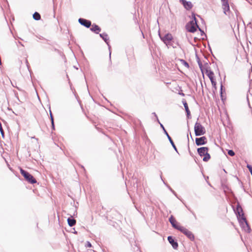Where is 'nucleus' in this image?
Instances as JSON below:
<instances>
[{"label": "nucleus", "mask_w": 252, "mask_h": 252, "mask_svg": "<svg viewBox=\"0 0 252 252\" xmlns=\"http://www.w3.org/2000/svg\"><path fill=\"white\" fill-rule=\"evenodd\" d=\"M20 173L29 183L33 184L37 182L36 179L31 174L21 168H20Z\"/></svg>", "instance_id": "f257e3e1"}, {"label": "nucleus", "mask_w": 252, "mask_h": 252, "mask_svg": "<svg viewBox=\"0 0 252 252\" xmlns=\"http://www.w3.org/2000/svg\"><path fill=\"white\" fill-rule=\"evenodd\" d=\"M194 133L195 136H199L204 135L206 133L205 127L197 121L194 125Z\"/></svg>", "instance_id": "f03ea898"}, {"label": "nucleus", "mask_w": 252, "mask_h": 252, "mask_svg": "<svg viewBox=\"0 0 252 252\" xmlns=\"http://www.w3.org/2000/svg\"><path fill=\"white\" fill-rule=\"evenodd\" d=\"M158 34L160 39L166 45V46H168V44L170 42L172 41V39H173L172 34L170 33H166L163 36L160 35V33H159Z\"/></svg>", "instance_id": "7ed1b4c3"}, {"label": "nucleus", "mask_w": 252, "mask_h": 252, "mask_svg": "<svg viewBox=\"0 0 252 252\" xmlns=\"http://www.w3.org/2000/svg\"><path fill=\"white\" fill-rule=\"evenodd\" d=\"M233 210L237 216L238 219L239 220V222L241 223V219L242 220V215L244 214L243 209L240 205V204L238 202L236 205V207L235 208H233Z\"/></svg>", "instance_id": "20e7f679"}, {"label": "nucleus", "mask_w": 252, "mask_h": 252, "mask_svg": "<svg viewBox=\"0 0 252 252\" xmlns=\"http://www.w3.org/2000/svg\"><path fill=\"white\" fill-rule=\"evenodd\" d=\"M179 231L183 233L191 241H193L194 240V236L193 233L185 227L182 226Z\"/></svg>", "instance_id": "39448f33"}, {"label": "nucleus", "mask_w": 252, "mask_h": 252, "mask_svg": "<svg viewBox=\"0 0 252 252\" xmlns=\"http://www.w3.org/2000/svg\"><path fill=\"white\" fill-rule=\"evenodd\" d=\"M160 127L162 129L164 133L166 135V136H167L169 141L170 142V144H171L172 147L173 148L174 150L179 154V153H178V150H177V149L176 148V145H175V144H174L173 140L172 139L171 137L168 134L167 131H166V130L164 128L163 125L162 124H160Z\"/></svg>", "instance_id": "423d86ee"}, {"label": "nucleus", "mask_w": 252, "mask_h": 252, "mask_svg": "<svg viewBox=\"0 0 252 252\" xmlns=\"http://www.w3.org/2000/svg\"><path fill=\"white\" fill-rule=\"evenodd\" d=\"M186 28L188 32L191 33L195 32L197 29L195 24H194L193 21L189 22L186 25Z\"/></svg>", "instance_id": "0eeeda50"}, {"label": "nucleus", "mask_w": 252, "mask_h": 252, "mask_svg": "<svg viewBox=\"0 0 252 252\" xmlns=\"http://www.w3.org/2000/svg\"><path fill=\"white\" fill-rule=\"evenodd\" d=\"M169 221L171 223L172 226L178 230H179L180 228L182 226L180 225L179 223L177 222L175 218L172 215H171L169 218Z\"/></svg>", "instance_id": "6e6552de"}, {"label": "nucleus", "mask_w": 252, "mask_h": 252, "mask_svg": "<svg viewBox=\"0 0 252 252\" xmlns=\"http://www.w3.org/2000/svg\"><path fill=\"white\" fill-rule=\"evenodd\" d=\"M222 2V8L223 9V13L228 15L230 12V7L228 3V0H221Z\"/></svg>", "instance_id": "1a4fd4ad"}, {"label": "nucleus", "mask_w": 252, "mask_h": 252, "mask_svg": "<svg viewBox=\"0 0 252 252\" xmlns=\"http://www.w3.org/2000/svg\"><path fill=\"white\" fill-rule=\"evenodd\" d=\"M99 36L104 40V41L107 44L108 46L109 50V58L111 60V52L110 51L111 46L109 44V38L108 37V34L106 32H103L102 33H99Z\"/></svg>", "instance_id": "9d476101"}, {"label": "nucleus", "mask_w": 252, "mask_h": 252, "mask_svg": "<svg viewBox=\"0 0 252 252\" xmlns=\"http://www.w3.org/2000/svg\"><path fill=\"white\" fill-rule=\"evenodd\" d=\"M207 143V139L205 136L195 138V144L198 146L205 145Z\"/></svg>", "instance_id": "9b49d317"}, {"label": "nucleus", "mask_w": 252, "mask_h": 252, "mask_svg": "<svg viewBox=\"0 0 252 252\" xmlns=\"http://www.w3.org/2000/svg\"><path fill=\"white\" fill-rule=\"evenodd\" d=\"M78 22L81 25L87 28H89L92 26L91 21L84 18H80L78 19Z\"/></svg>", "instance_id": "f8f14e48"}, {"label": "nucleus", "mask_w": 252, "mask_h": 252, "mask_svg": "<svg viewBox=\"0 0 252 252\" xmlns=\"http://www.w3.org/2000/svg\"><path fill=\"white\" fill-rule=\"evenodd\" d=\"M179 1L187 10H190L193 7V4L189 1H187L186 0H179Z\"/></svg>", "instance_id": "ddd939ff"}, {"label": "nucleus", "mask_w": 252, "mask_h": 252, "mask_svg": "<svg viewBox=\"0 0 252 252\" xmlns=\"http://www.w3.org/2000/svg\"><path fill=\"white\" fill-rule=\"evenodd\" d=\"M167 240L169 243L171 245L173 248L175 250L177 249L178 247V244L175 238L172 236H169L167 237Z\"/></svg>", "instance_id": "4468645a"}, {"label": "nucleus", "mask_w": 252, "mask_h": 252, "mask_svg": "<svg viewBox=\"0 0 252 252\" xmlns=\"http://www.w3.org/2000/svg\"><path fill=\"white\" fill-rule=\"evenodd\" d=\"M182 103L185 107V111H186V113L187 114V118L188 119H190L191 118L190 112V110H189V106H188V104L186 99L183 98L182 99Z\"/></svg>", "instance_id": "2eb2a0df"}, {"label": "nucleus", "mask_w": 252, "mask_h": 252, "mask_svg": "<svg viewBox=\"0 0 252 252\" xmlns=\"http://www.w3.org/2000/svg\"><path fill=\"white\" fill-rule=\"evenodd\" d=\"M209 148L207 147H202L197 149V153L200 157H203L207 152L209 151Z\"/></svg>", "instance_id": "dca6fc26"}, {"label": "nucleus", "mask_w": 252, "mask_h": 252, "mask_svg": "<svg viewBox=\"0 0 252 252\" xmlns=\"http://www.w3.org/2000/svg\"><path fill=\"white\" fill-rule=\"evenodd\" d=\"M91 26L90 30L96 34H98L101 30V28L95 24H93Z\"/></svg>", "instance_id": "f3484780"}, {"label": "nucleus", "mask_w": 252, "mask_h": 252, "mask_svg": "<svg viewBox=\"0 0 252 252\" xmlns=\"http://www.w3.org/2000/svg\"><path fill=\"white\" fill-rule=\"evenodd\" d=\"M67 221L68 225L70 227L74 226L76 223V220H75L73 218V216H70V217L68 218Z\"/></svg>", "instance_id": "a211bd4d"}, {"label": "nucleus", "mask_w": 252, "mask_h": 252, "mask_svg": "<svg viewBox=\"0 0 252 252\" xmlns=\"http://www.w3.org/2000/svg\"><path fill=\"white\" fill-rule=\"evenodd\" d=\"M242 220H243L246 223V225L247 228L248 232L250 233L251 231V228L248 221H247L246 218L244 217L243 214H242Z\"/></svg>", "instance_id": "6ab92c4d"}, {"label": "nucleus", "mask_w": 252, "mask_h": 252, "mask_svg": "<svg viewBox=\"0 0 252 252\" xmlns=\"http://www.w3.org/2000/svg\"><path fill=\"white\" fill-rule=\"evenodd\" d=\"M195 57L196 58L197 62L199 65V67L200 70H201V71L203 72V65H202V63L200 60V58L197 54H196Z\"/></svg>", "instance_id": "aec40b11"}, {"label": "nucleus", "mask_w": 252, "mask_h": 252, "mask_svg": "<svg viewBox=\"0 0 252 252\" xmlns=\"http://www.w3.org/2000/svg\"><path fill=\"white\" fill-rule=\"evenodd\" d=\"M223 91L225 92V89L224 88H223V86H222V84L221 83L220 87V96L222 101L225 99V97L224 98V96L223 95Z\"/></svg>", "instance_id": "412c9836"}, {"label": "nucleus", "mask_w": 252, "mask_h": 252, "mask_svg": "<svg viewBox=\"0 0 252 252\" xmlns=\"http://www.w3.org/2000/svg\"><path fill=\"white\" fill-rule=\"evenodd\" d=\"M32 17H33V18L35 20H39L41 18V16H40V14L37 12H35L33 14V15H32Z\"/></svg>", "instance_id": "4be33fe9"}, {"label": "nucleus", "mask_w": 252, "mask_h": 252, "mask_svg": "<svg viewBox=\"0 0 252 252\" xmlns=\"http://www.w3.org/2000/svg\"><path fill=\"white\" fill-rule=\"evenodd\" d=\"M211 158L210 155L207 152L205 155L203 156V161L205 162L208 161Z\"/></svg>", "instance_id": "5701e85b"}, {"label": "nucleus", "mask_w": 252, "mask_h": 252, "mask_svg": "<svg viewBox=\"0 0 252 252\" xmlns=\"http://www.w3.org/2000/svg\"><path fill=\"white\" fill-rule=\"evenodd\" d=\"M206 74L209 78L214 75V72L211 70L208 69H206Z\"/></svg>", "instance_id": "b1692460"}, {"label": "nucleus", "mask_w": 252, "mask_h": 252, "mask_svg": "<svg viewBox=\"0 0 252 252\" xmlns=\"http://www.w3.org/2000/svg\"><path fill=\"white\" fill-rule=\"evenodd\" d=\"M191 17H192V20L191 21H193L194 24H195L196 27H198V25L197 24V20L195 17V14L194 13L192 12L191 14Z\"/></svg>", "instance_id": "393cba45"}, {"label": "nucleus", "mask_w": 252, "mask_h": 252, "mask_svg": "<svg viewBox=\"0 0 252 252\" xmlns=\"http://www.w3.org/2000/svg\"><path fill=\"white\" fill-rule=\"evenodd\" d=\"M178 45L177 43H175L173 39H172V41L170 42V43L168 44V47L172 46L173 48H175L177 47V46Z\"/></svg>", "instance_id": "a878e982"}, {"label": "nucleus", "mask_w": 252, "mask_h": 252, "mask_svg": "<svg viewBox=\"0 0 252 252\" xmlns=\"http://www.w3.org/2000/svg\"><path fill=\"white\" fill-rule=\"evenodd\" d=\"M180 61L185 66H186L187 68H189V64L185 60L183 59H180Z\"/></svg>", "instance_id": "bb28decb"}, {"label": "nucleus", "mask_w": 252, "mask_h": 252, "mask_svg": "<svg viewBox=\"0 0 252 252\" xmlns=\"http://www.w3.org/2000/svg\"><path fill=\"white\" fill-rule=\"evenodd\" d=\"M227 154L231 157H233L235 155V152L232 150H227Z\"/></svg>", "instance_id": "cd10ccee"}, {"label": "nucleus", "mask_w": 252, "mask_h": 252, "mask_svg": "<svg viewBox=\"0 0 252 252\" xmlns=\"http://www.w3.org/2000/svg\"><path fill=\"white\" fill-rule=\"evenodd\" d=\"M196 27L197 28V29L200 32L201 35V36L205 35L206 37V35L204 31L202 29H201L198 25V27Z\"/></svg>", "instance_id": "c85d7f7f"}, {"label": "nucleus", "mask_w": 252, "mask_h": 252, "mask_svg": "<svg viewBox=\"0 0 252 252\" xmlns=\"http://www.w3.org/2000/svg\"><path fill=\"white\" fill-rule=\"evenodd\" d=\"M167 188L169 189L173 193V194L178 198V195L176 193V192L168 185H167Z\"/></svg>", "instance_id": "c756f323"}, {"label": "nucleus", "mask_w": 252, "mask_h": 252, "mask_svg": "<svg viewBox=\"0 0 252 252\" xmlns=\"http://www.w3.org/2000/svg\"><path fill=\"white\" fill-rule=\"evenodd\" d=\"M49 113H50V119L51 123H54V117H53V115L50 109L49 110Z\"/></svg>", "instance_id": "7c9ffc66"}, {"label": "nucleus", "mask_w": 252, "mask_h": 252, "mask_svg": "<svg viewBox=\"0 0 252 252\" xmlns=\"http://www.w3.org/2000/svg\"><path fill=\"white\" fill-rule=\"evenodd\" d=\"M0 133L1 134L2 137L3 138H4V131H3L2 127V125H1L0 122Z\"/></svg>", "instance_id": "2f4dec72"}, {"label": "nucleus", "mask_w": 252, "mask_h": 252, "mask_svg": "<svg viewBox=\"0 0 252 252\" xmlns=\"http://www.w3.org/2000/svg\"><path fill=\"white\" fill-rule=\"evenodd\" d=\"M247 167L248 168L249 171L250 172L252 176V166L249 164H247Z\"/></svg>", "instance_id": "473e14b6"}, {"label": "nucleus", "mask_w": 252, "mask_h": 252, "mask_svg": "<svg viewBox=\"0 0 252 252\" xmlns=\"http://www.w3.org/2000/svg\"><path fill=\"white\" fill-rule=\"evenodd\" d=\"M212 86L213 88H215V90L217 89V83H216V81H212Z\"/></svg>", "instance_id": "72a5a7b5"}, {"label": "nucleus", "mask_w": 252, "mask_h": 252, "mask_svg": "<svg viewBox=\"0 0 252 252\" xmlns=\"http://www.w3.org/2000/svg\"><path fill=\"white\" fill-rule=\"evenodd\" d=\"M85 246L86 247H88V248H91L92 247V244L91 243L89 242V241H87L86 242V245H85Z\"/></svg>", "instance_id": "f704fd0d"}, {"label": "nucleus", "mask_w": 252, "mask_h": 252, "mask_svg": "<svg viewBox=\"0 0 252 252\" xmlns=\"http://www.w3.org/2000/svg\"><path fill=\"white\" fill-rule=\"evenodd\" d=\"M152 114H153V115H154V116L156 118V119H157V122H158L159 124H161V123H160V122H159V121L158 119V117L157 115L156 114V113L155 112H153V113H152Z\"/></svg>", "instance_id": "c9c22d12"}, {"label": "nucleus", "mask_w": 252, "mask_h": 252, "mask_svg": "<svg viewBox=\"0 0 252 252\" xmlns=\"http://www.w3.org/2000/svg\"><path fill=\"white\" fill-rule=\"evenodd\" d=\"M135 247H136V249L135 250H134L136 252H141V251L140 250V249L139 247H137L136 246H135Z\"/></svg>", "instance_id": "e433bc0d"}, {"label": "nucleus", "mask_w": 252, "mask_h": 252, "mask_svg": "<svg viewBox=\"0 0 252 252\" xmlns=\"http://www.w3.org/2000/svg\"><path fill=\"white\" fill-rule=\"evenodd\" d=\"M211 81V82H212V81H215V79L214 78V75L210 77V78H209Z\"/></svg>", "instance_id": "4c0bfd02"}, {"label": "nucleus", "mask_w": 252, "mask_h": 252, "mask_svg": "<svg viewBox=\"0 0 252 252\" xmlns=\"http://www.w3.org/2000/svg\"><path fill=\"white\" fill-rule=\"evenodd\" d=\"M11 84H12V86H13V87H15V88H16L17 89H18L19 90H20L19 88L18 87H17V86H16V83H15V84H14V83H13L11 82Z\"/></svg>", "instance_id": "58836bf2"}, {"label": "nucleus", "mask_w": 252, "mask_h": 252, "mask_svg": "<svg viewBox=\"0 0 252 252\" xmlns=\"http://www.w3.org/2000/svg\"><path fill=\"white\" fill-rule=\"evenodd\" d=\"M51 127H52V130H55V129L54 123H51Z\"/></svg>", "instance_id": "ea45409f"}, {"label": "nucleus", "mask_w": 252, "mask_h": 252, "mask_svg": "<svg viewBox=\"0 0 252 252\" xmlns=\"http://www.w3.org/2000/svg\"><path fill=\"white\" fill-rule=\"evenodd\" d=\"M178 94H180V95H181L182 96H185V94H184L182 92H179Z\"/></svg>", "instance_id": "a19ab883"}, {"label": "nucleus", "mask_w": 252, "mask_h": 252, "mask_svg": "<svg viewBox=\"0 0 252 252\" xmlns=\"http://www.w3.org/2000/svg\"><path fill=\"white\" fill-rule=\"evenodd\" d=\"M73 229L74 231L72 232V233H74V234H77V231H76L75 230V228H73Z\"/></svg>", "instance_id": "79ce46f5"}, {"label": "nucleus", "mask_w": 252, "mask_h": 252, "mask_svg": "<svg viewBox=\"0 0 252 252\" xmlns=\"http://www.w3.org/2000/svg\"><path fill=\"white\" fill-rule=\"evenodd\" d=\"M198 38L197 37H195L194 38V40L195 42H197L198 41Z\"/></svg>", "instance_id": "37998d69"}, {"label": "nucleus", "mask_w": 252, "mask_h": 252, "mask_svg": "<svg viewBox=\"0 0 252 252\" xmlns=\"http://www.w3.org/2000/svg\"><path fill=\"white\" fill-rule=\"evenodd\" d=\"M54 50L55 51H56V52H58V53H59V52H60V51H59L58 49H56V48H54Z\"/></svg>", "instance_id": "c03bdc74"}, {"label": "nucleus", "mask_w": 252, "mask_h": 252, "mask_svg": "<svg viewBox=\"0 0 252 252\" xmlns=\"http://www.w3.org/2000/svg\"><path fill=\"white\" fill-rule=\"evenodd\" d=\"M189 151L190 155L192 156V153H191V152H190V151L189 150Z\"/></svg>", "instance_id": "a18cd8bd"}, {"label": "nucleus", "mask_w": 252, "mask_h": 252, "mask_svg": "<svg viewBox=\"0 0 252 252\" xmlns=\"http://www.w3.org/2000/svg\"><path fill=\"white\" fill-rule=\"evenodd\" d=\"M189 134H190V137H191V138L192 140H193V138H192V135H191V133H190V132L189 133Z\"/></svg>", "instance_id": "49530a36"}, {"label": "nucleus", "mask_w": 252, "mask_h": 252, "mask_svg": "<svg viewBox=\"0 0 252 252\" xmlns=\"http://www.w3.org/2000/svg\"><path fill=\"white\" fill-rule=\"evenodd\" d=\"M19 43L20 44H21L22 46H24V45H23V44H22L21 42H20V41H19Z\"/></svg>", "instance_id": "de8ad7c7"}, {"label": "nucleus", "mask_w": 252, "mask_h": 252, "mask_svg": "<svg viewBox=\"0 0 252 252\" xmlns=\"http://www.w3.org/2000/svg\"><path fill=\"white\" fill-rule=\"evenodd\" d=\"M223 171H224L225 173H227V172H226V170H225L224 169H223Z\"/></svg>", "instance_id": "09e8293b"}, {"label": "nucleus", "mask_w": 252, "mask_h": 252, "mask_svg": "<svg viewBox=\"0 0 252 252\" xmlns=\"http://www.w3.org/2000/svg\"><path fill=\"white\" fill-rule=\"evenodd\" d=\"M81 167H82V168H83L84 169H85V168H84V167L83 166H82H82H81Z\"/></svg>", "instance_id": "8fccbe9b"}, {"label": "nucleus", "mask_w": 252, "mask_h": 252, "mask_svg": "<svg viewBox=\"0 0 252 252\" xmlns=\"http://www.w3.org/2000/svg\"><path fill=\"white\" fill-rule=\"evenodd\" d=\"M197 16H198V17H200V18L202 19V18L200 17V16L199 15H197Z\"/></svg>", "instance_id": "3c124183"}, {"label": "nucleus", "mask_w": 252, "mask_h": 252, "mask_svg": "<svg viewBox=\"0 0 252 252\" xmlns=\"http://www.w3.org/2000/svg\"><path fill=\"white\" fill-rule=\"evenodd\" d=\"M187 137H188V140H189V135H187Z\"/></svg>", "instance_id": "603ef678"}, {"label": "nucleus", "mask_w": 252, "mask_h": 252, "mask_svg": "<svg viewBox=\"0 0 252 252\" xmlns=\"http://www.w3.org/2000/svg\"><path fill=\"white\" fill-rule=\"evenodd\" d=\"M5 1H6L7 2V0H5Z\"/></svg>", "instance_id": "864d4df0"}]
</instances>
